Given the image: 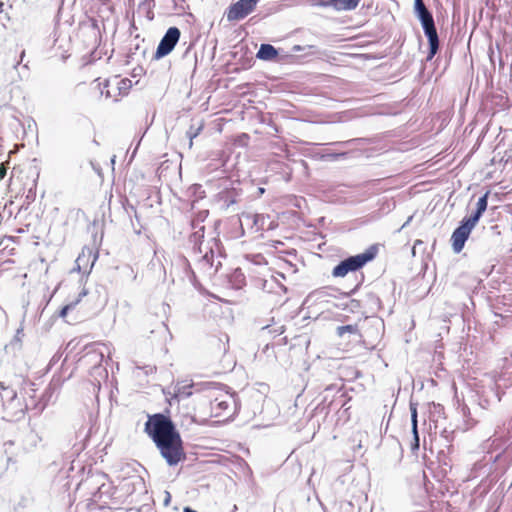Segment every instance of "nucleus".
Listing matches in <instances>:
<instances>
[{
    "mask_svg": "<svg viewBox=\"0 0 512 512\" xmlns=\"http://www.w3.org/2000/svg\"><path fill=\"white\" fill-rule=\"evenodd\" d=\"M145 431L152 438L168 465L175 466L185 459L182 440L170 418L163 414L149 417Z\"/></svg>",
    "mask_w": 512,
    "mask_h": 512,
    "instance_id": "f257e3e1",
    "label": "nucleus"
},
{
    "mask_svg": "<svg viewBox=\"0 0 512 512\" xmlns=\"http://www.w3.org/2000/svg\"><path fill=\"white\" fill-rule=\"evenodd\" d=\"M376 256V248L370 247L365 252L350 256L342 260L333 268L332 275L334 277H344L349 272H354L362 268L366 263L373 260Z\"/></svg>",
    "mask_w": 512,
    "mask_h": 512,
    "instance_id": "f03ea898",
    "label": "nucleus"
},
{
    "mask_svg": "<svg viewBox=\"0 0 512 512\" xmlns=\"http://www.w3.org/2000/svg\"><path fill=\"white\" fill-rule=\"evenodd\" d=\"M1 400L3 419L17 421L24 417L25 407L15 390H6V393H1Z\"/></svg>",
    "mask_w": 512,
    "mask_h": 512,
    "instance_id": "7ed1b4c3",
    "label": "nucleus"
},
{
    "mask_svg": "<svg viewBox=\"0 0 512 512\" xmlns=\"http://www.w3.org/2000/svg\"><path fill=\"white\" fill-rule=\"evenodd\" d=\"M210 406L215 417H230L237 410V401L233 394L225 392L215 397Z\"/></svg>",
    "mask_w": 512,
    "mask_h": 512,
    "instance_id": "20e7f679",
    "label": "nucleus"
},
{
    "mask_svg": "<svg viewBox=\"0 0 512 512\" xmlns=\"http://www.w3.org/2000/svg\"><path fill=\"white\" fill-rule=\"evenodd\" d=\"M257 0H239L228 7L225 16L228 21H238L254 11Z\"/></svg>",
    "mask_w": 512,
    "mask_h": 512,
    "instance_id": "39448f33",
    "label": "nucleus"
},
{
    "mask_svg": "<svg viewBox=\"0 0 512 512\" xmlns=\"http://www.w3.org/2000/svg\"><path fill=\"white\" fill-rule=\"evenodd\" d=\"M180 35V30L177 27H170L157 46L155 59H161L168 55L178 43Z\"/></svg>",
    "mask_w": 512,
    "mask_h": 512,
    "instance_id": "423d86ee",
    "label": "nucleus"
},
{
    "mask_svg": "<svg viewBox=\"0 0 512 512\" xmlns=\"http://www.w3.org/2000/svg\"><path fill=\"white\" fill-rule=\"evenodd\" d=\"M422 28H423L425 36L428 39V43H429V52L427 55V61H430L437 54V52L439 50V37L437 34L434 20L427 22L425 24H422Z\"/></svg>",
    "mask_w": 512,
    "mask_h": 512,
    "instance_id": "0eeeda50",
    "label": "nucleus"
},
{
    "mask_svg": "<svg viewBox=\"0 0 512 512\" xmlns=\"http://www.w3.org/2000/svg\"><path fill=\"white\" fill-rule=\"evenodd\" d=\"M472 228L467 223L461 221V224L453 231L451 236L452 249L455 253H460L464 248Z\"/></svg>",
    "mask_w": 512,
    "mask_h": 512,
    "instance_id": "6e6552de",
    "label": "nucleus"
},
{
    "mask_svg": "<svg viewBox=\"0 0 512 512\" xmlns=\"http://www.w3.org/2000/svg\"><path fill=\"white\" fill-rule=\"evenodd\" d=\"M105 352H109V349L105 344L95 345L87 350L83 356V360L87 363L93 364V366H97L103 361Z\"/></svg>",
    "mask_w": 512,
    "mask_h": 512,
    "instance_id": "1a4fd4ad",
    "label": "nucleus"
},
{
    "mask_svg": "<svg viewBox=\"0 0 512 512\" xmlns=\"http://www.w3.org/2000/svg\"><path fill=\"white\" fill-rule=\"evenodd\" d=\"M199 253L202 254L198 261L200 268L204 271L210 270L214 266L213 249L202 241L199 244Z\"/></svg>",
    "mask_w": 512,
    "mask_h": 512,
    "instance_id": "9d476101",
    "label": "nucleus"
},
{
    "mask_svg": "<svg viewBox=\"0 0 512 512\" xmlns=\"http://www.w3.org/2000/svg\"><path fill=\"white\" fill-rule=\"evenodd\" d=\"M359 2L360 0H319L317 5L323 7L332 6L334 9L338 11H349L354 10L358 6Z\"/></svg>",
    "mask_w": 512,
    "mask_h": 512,
    "instance_id": "9b49d317",
    "label": "nucleus"
},
{
    "mask_svg": "<svg viewBox=\"0 0 512 512\" xmlns=\"http://www.w3.org/2000/svg\"><path fill=\"white\" fill-rule=\"evenodd\" d=\"M91 254H92L91 250H87V253L85 252V250H83L81 252V254H79V256L77 257V259L75 261L76 267L73 269V271L76 270L78 272L83 271L84 273H89L94 264V262H92L89 266V260H90ZM94 259H96V257H94ZM93 261H95V260H93Z\"/></svg>",
    "mask_w": 512,
    "mask_h": 512,
    "instance_id": "f8f14e48",
    "label": "nucleus"
},
{
    "mask_svg": "<svg viewBox=\"0 0 512 512\" xmlns=\"http://www.w3.org/2000/svg\"><path fill=\"white\" fill-rule=\"evenodd\" d=\"M414 10L415 14L421 22V25L434 20L431 12L427 9L423 0H414Z\"/></svg>",
    "mask_w": 512,
    "mask_h": 512,
    "instance_id": "ddd939ff",
    "label": "nucleus"
},
{
    "mask_svg": "<svg viewBox=\"0 0 512 512\" xmlns=\"http://www.w3.org/2000/svg\"><path fill=\"white\" fill-rule=\"evenodd\" d=\"M113 79L111 80H103L98 83L99 90L101 96H104L106 99H112L113 101H118L115 86H113Z\"/></svg>",
    "mask_w": 512,
    "mask_h": 512,
    "instance_id": "4468645a",
    "label": "nucleus"
},
{
    "mask_svg": "<svg viewBox=\"0 0 512 512\" xmlns=\"http://www.w3.org/2000/svg\"><path fill=\"white\" fill-rule=\"evenodd\" d=\"M278 51L271 44H261L256 57L260 60L270 61L277 57Z\"/></svg>",
    "mask_w": 512,
    "mask_h": 512,
    "instance_id": "2eb2a0df",
    "label": "nucleus"
},
{
    "mask_svg": "<svg viewBox=\"0 0 512 512\" xmlns=\"http://www.w3.org/2000/svg\"><path fill=\"white\" fill-rule=\"evenodd\" d=\"M113 86H115V90L117 91V98L121 95H125L128 93V90L131 87V80L125 78V79H118V77L113 78Z\"/></svg>",
    "mask_w": 512,
    "mask_h": 512,
    "instance_id": "dca6fc26",
    "label": "nucleus"
},
{
    "mask_svg": "<svg viewBox=\"0 0 512 512\" xmlns=\"http://www.w3.org/2000/svg\"><path fill=\"white\" fill-rule=\"evenodd\" d=\"M193 385H177L174 392V398L180 400L190 397L192 392Z\"/></svg>",
    "mask_w": 512,
    "mask_h": 512,
    "instance_id": "f3484780",
    "label": "nucleus"
},
{
    "mask_svg": "<svg viewBox=\"0 0 512 512\" xmlns=\"http://www.w3.org/2000/svg\"><path fill=\"white\" fill-rule=\"evenodd\" d=\"M336 333L339 337H343L346 333L357 335L358 337H361L359 328L357 325H344V326H338L336 328Z\"/></svg>",
    "mask_w": 512,
    "mask_h": 512,
    "instance_id": "a211bd4d",
    "label": "nucleus"
},
{
    "mask_svg": "<svg viewBox=\"0 0 512 512\" xmlns=\"http://www.w3.org/2000/svg\"><path fill=\"white\" fill-rule=\"evenodd\" d=\"M87 295V290L83 289L80 293L78 298L75 301H72L71 303L65 305L59 312L60 317H65L70 310H72L82 299V297Z\"/></svg>",
    "mask_w": 512,
    "mask_h": 512,
    "instance_id": "6ab92c4d",
    "label": "nucleus"
},
{
    "mask_svg": "<svg viewBox=\"0 0 512 512\" xmlns=\"http://www.w3.org/2000/svg\"><path fill=\"white\" fill-rule=\"evenodd\" d=\"M482 214L483 213L481 211L476 210L470 217L464 218L462 222L467 223L468 226L473 229L477 222L479 221Z\"/></svg>",
    "mask_w": 512,
    "mask_h": 512,
    "instance_id": "aec40b11",
    "label": "nucleus"
},
{
    "mask_svg": "<svg viewBox=\"0 0 512 512\" xmlns=\"http://www.w3.org/2000/svg\"><path fill=\"white\" fill-rule=\"evenodd\" d=\"M56 390L57 383L54 380H52L43 394V398L46 400V402H49L52 399L53 394L56 392Z\"/></svg>",
    "mask_w": 512,
    "mask_h": 512,
    "instance_id": "412c9836",
    "label": "nucleus"
},
{
    "mask_svg": "<svg viewBox=\"0 0 512 512\" xmlns=\"http://www.w3.org/2000/svg\"><path fill=\"white\" fill-rule=\"evenodd\" d=\"M203 126L200 125L197 128H194V126H190L189 130L187 131V136L189 138V148L193 145V139L199 135L201 132Z\"/></svg>",
    "mask_w": 512,
    "mask_h": 512,
    "instance_id": "4be33fe9",
    "label": "nucleus"
},
{
    "mask_svg": "<svg viewBox=\"0 0 512 512\" xmlns=\"http://www.w3.org/2000/svg\"><path fill=\"white\" fill-rule=\"evenodd\" d=\"M488 205V192L485 193L483 196H481L477 201V208L476 210L481 211L482 213L485 212Z\"/></svg>",
    "mask_w": 512,
    "mask_h": 512,
    "instance_id": "5701e85b",
    "label": "nucleus"
},
{
    "mask_svg": "<svg viewBox=\"0 0 512 512\" xmlns=\"http://www.w3.org/2000/svg\"><path fill=\"white\" fill-rule=\"evenodd\" d=\"M412 433L414 436V443L412 444V449H418L419 448V435H418V429H417V423L412 424Z\"/></svg>",
    "mask_w": 512,
    "mask_h": 512,
    "instance_id": "b1692460",
    "label": "nucleus"
},
{
    "mask_svg": "<svg viewBox=\"0 0 512 512\" xmlns=\"http://www.w3.org/2000/svg\"><path fill=\"white\" fill-rule=\"evenodd\" d=\"M411 410V423L415 425L417 423V408L414 404H410Z\"/></svg>",
    "mask_w": 512,
    "mask_h": 512,
    "instance_id": "393cba45",
    "label": "nucleus"
},
{
    "mask_svg": "<svg viewBox=\"0 0 512 512\" xmlns=\"http://www.w3.org/2000/svg\"><path fill=\"white\" fill-rule=\"evenodd\" d=\"M7 167L4 163L0 165V181L6 176Z\"/></svg>",
    "mask_w": 512,
    "mask_h": 512,
    "instance_id": "a878e982",
    "label": "nucleus"
},
{
    "mask_svg": "<svg viewBox=\"0 0 512 512\" xmlns=\"http://www.w3.org/2000/svg\"><path fill=\"white\" fill-rule=\"evenodd\" d=\"M6 390H14L12 387L5 386L3 382H0V394L6 393Z\"/></svg>",
    "mask_w": 512,
    "mask_h": 512,
    "instance_id": "bb28decb",
    "label": "nucleus"
},
{
    "mask_svg": "<svg viewBox=\"0 0 512 512\" xmlns=\"http://www.w3.org/2000/svg\"><path fill=\"white\" fill-rule=\"evenodd\" d=\"M412 219H413V216H412V215H411V216H409V217L407 218V220L405 221V223L401 226L400 230H402V229H404L405 227H407V226L410 224V222L412 221Z\"/></svg>",
    "mask_w": 512,
    "mask_h": 512,
    "instance_id": "cd10ccee",
    "label": "nucleus"
},
{
    "mask_svg": "<svg viewBox=\"0 0 512 512\" xmlns=\"http://www.w3.org/2000/svg\"><path fill=\"white\" fill-rule=\"evenodd\" d=\"M203 230H204V227H201L199 231H196L193 235L194 239H196L198 236L203 237Z\"/></svg>",
    "mask_w": 512,
    "mask_h": 512,
    "instance_id": "c85d7f7f",
    "label": "nucleus"
},
{
    "mask_svg": "<svg viewBox=\"0 0 512 512\" xmlns=\"http://www.w3.org/2000/svg\"><path fill=\"white\" fill-rule=\"evenodd\" d=\"M277 334H282L284 332L283 326L279 327V329L275 330Z\"/></svg>",
    "mask_w": 512,
    "mask_h": 512,
    "instance_id": "c756f323",
    "label": "nucleus"
},
{
    "mask_svg": "<svg viewBox=\"0 0 512 512\" xmlns=\"http://www.w3.org/2000/svg\"><path fill=\"white\" fill-rule=\"evenodd\" d=\"M180 261H182L184 265L189 266V263L186 260V258L182 257V258H180Z\"/></svg>",
    "mask_w": 512,
    "mask_h": 512,
    "instance_id": "7c9ffc66",
    "label": "nucleus"
},
{
    "mask_svg": "<svg viewBox=\"0 0 512 512\" xmlns=\"http://www.w3.org/2000/svg\"><path fill=\"white\" fill-rule=\"evenodd\" d=\"M301 50L302 49H301V47L299 45H296V46L293 47V51L298 52V51H301Z\"/></svg>",
    "mask_w": 512,
    "mask_h": 512,
    "instance_id": "2f4dec72",
    "label": "nucleus"
},
{
    "mask_svg": "<svg viewBox=\"0 0 512 512\" xmlns=\"http://www.w3.org/2000/svg\"><path fill=\"white\" fill-rule=\"evenodd\" d=\"M184 512H196V511L191 509L190 507H185Z\"/></svg>",
    "mask_w": 512,
    "mask_h": 512,
    "instance_id": "473e14b6",
    "label": "nucleus"
},
{
    "mask_svg": "<svg viewBox=\"0 0 512 512\" xmlns=\"http://www.w3.org/2000/svg\"><path fill=\"white\" fill-rule=\"evenodd\" d=\"M357 448H358V449H361V448H362L361 440H360V441H359V443L357 444Z\"/></svg>",
    "mask_w": 512,
    "mask_h": 512,
    "instance_id": "72a5a7b5",
    "label": "nucleus"
},
{
    "mask_svg": "<svg viewBox=\"0 0 512 512\" xmlns=\"http://www.w3.org/2000/svg\"><path fill=\"white\" fill-rule=\"evenodd\" d=\"M21 333H22V329H18L16 336L18 337V334H21Z\"/></svg>",
    "mask_w": 512,
    "mask_h": 512,
    "instance_id": "f704fd0d",
    "label": "nucleus"
},
{
    "mask_svg": "<svg viewBox=\"0 0 512 512\" xmlns=\"http://www.w3.org/2000/svg\"><path fill=\"white\" fill-rule=\"evenodd\" d=\"M111 162H112V164L115 163V156L112 157Z\"/></svg>",
    "mask_w": 512,
    "mask_h": 512,
    "instance_id": "c9c22d12",
    "label": "nucleus"
}]
</instances>
